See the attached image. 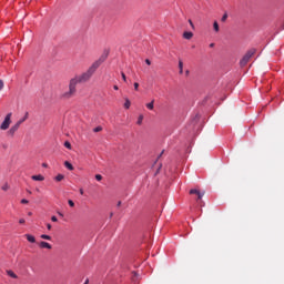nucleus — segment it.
<instances>
[{
	"label": "nucleus",
	"instance_id": "nucleus-1",
	"mask_svg": "<svg viewBox=\"0 0 284 284\" xmlns=\"http://www.w3.org/2000/svg\"><path fill=\"white\" fill-rule=\"evenodd\" d=\"M104 61H105V58H100L99 60L93 62L85 72L72 78L69 82V91L64 92L61 95L62 99H72V97L77 94V85H79V83H88V81L92 79V75L94 74V72L99 70V68L101 67V63H103Z\"/></svg>",
	"mask_w": 284,
	"mask_h": 284
},
{
	"label": "nucleus",
	"instance_id": "nucleus-2",
	"mask_svg": "<svg viewBox=\"0 0 284 284\" xmlns=\"http://www.w3.org/2000/svg\"><path fill=\"white\" fill-rule=\"evenodd\" d=\"M253 54H256L255 49H251L245 53V55L240 61L241 68H245V65H247V63H250V59H252Z\"/></svg>",
	"mask_w": 284,
	"mask_h": 284
},
{
	"label": "nucleus",
	"instance_id": "nucleus-3",
	"mask_svg": "<svg viewBox=\"0 0 284 284\" xmlns=\"http://www.w3.org/2000/svg\"><path fill=\"white\" fill-rule=\"evenodd\" d=\"M11 119L12 113H8L4 118V121L0 125V130H8V128H10V123H12Z\"/></svg>",
	"mask_w": 284,
	"mask_h": 284
},
{
	"label": "nucleus",
	"instance_id": "nucleus-4",
	"mask_svg": "<svg viewBox=\"0 0 284 284\" xmlns=\"http://www.w3.org/2000/svg\"><path fill=\"white\" fill-rule=\"evenodd\" d=\"M21 123H23V121H18L13 126H11V129L9 130V134H11V136H13L14 132L19 130Z\"/></svg>",
	"mask_w": 284,
	"mask_h": 284
},
{
	"label": "nucleus",
	"instance_id": "nucleus-5",
	"mask_svg": "<svg viewBox=\"0 0 284 284\" xmlns=\"http://www.w3.org/2000/svg\"><path fill=\"white\" fill-rule=\"evenodd\" d=\"M190 194H196L197 201H201V199H203V196H205V192H202V193H201V191H199V190H196V189H192V190L190 191Z\"/></svg>",
	"mask_w": 284,
	"mask_h": 284
},
{
	"label": "nucleus",
	"instance_id": "nucleus-6",
	"mask_svg": "<svg viewBox=\"0 0 284 284\" xmlns=\"http://www.w3.org/2000/svg\"><path fill=\"white\" fill-rule=\"evenodd\" d=\"M39 247H41L42 250H52V245L43 241L39 243Z\"/></svg>",
	"mask_w": 284,
	"mask_h": 284
},
{
	"label": "nucleus",
	"instance_id": "nucleus-7",
	"mask_svg": "<svg viewBox=\"0 0 284 284\" xmlns=\"http://www.w3.org/2000/svg\"><path fill=\"white\" fill-rule=\"evenodd\" d=\"M192 37H194V33H192V31H186L183 33V39H186L187 41H190Z\"/></svg>",
	"mask_w": 284,
	"mask_h": 284
},
{
	"label": "nucleus",
	"instance_id": "nucleus-8",
	"mask_svg": "<svg viewBox=\"0 0 284 284\" xmlns=\"http://www.w3.org/2000/svg\"><path fill=\"white\" fill-rule=\"evenodd\" d=\"M31 179H32V181H45V178H43V175H41V174L32 175Z\"/></svg>",
	"mask_w": 284,
	"mask_h": 284
},
{
	"label": "nucleus",
	"instance_id": "nucleus-9",
	"mask_svg": "<svg viewBox=\"0 0 284 284\" xmlns=\"http://www.w3.org/2000/svg\"><path fill=\"white\" fill-rule=\"evenodd\" d=\"M26 239L29 243H37V239L33 235L26 234Z\"/></svg>",
	"mask_w": 284,
	"mask_h": 284
},
{
	"label": "nucleus",
	"instance_id": "nucleus-10",
	"mask_svg": "<svg viewBox=\"0 0 284 284\" xmlns=\"http://www.w3.org/2000/svg\"><path fill=\"white\" fill-rule=\"evenodd\" d=\"M7 275L10 276L11 278H19V276L16 275V273L12 270H8Z\"/></svg>",
	"mask_w": 284,
	"mask_h": 284
},
{
	"label": "nucleus",
	"instance_id": "nucleus-11",
	"mask_svg": "<svg viewBox=\"0 0 284 284\" xmlns=\"http://www.w3.org/2000/svg\"><path fill=\"white\" fill-rule=\"evenodd\" d=\"M64 166L67 168V170H70V172H72L74 170V166L72 165V163L65 161L64 162Z\"/></svg>",
	"mask_w": 284,
	"mask_h": 284
},
{
	"label": "nucleus",
	"instance_id": "nucleus-12",
	"mask_svg": "<svg viewBox=\"0 0 284 284\" xmlns=\"http://www.w3.org/2000/svg\"><path fill=\"white\" fill-rule=\"evenodd\" d=\"M132 105V102H130V99H125V102H124V108L125 110H130V106Z\"/></svg>",
	"mask_w": 284,
	"mask_h": 284
},
{
	"label": "nucleus",
	"instance_id": "nucleus-13",
	"mask_svg": "<svg viewBox=\"0 0 284 284\" xmlns=\"http://www.w3.org/2000/svg\"><path fill=\"white\" fill-rule=\"evenodd\" d=\"M148 110H154V100H152L150 103H146Z\"/></svg>",
	"mask_w": 284,
	"mask_h": 284
},
{
	"label": "nucleus",
	"instance_id": "nucleus-14",
	"mask_svg": "<svg viewBox=\"0 0 284 284\" xmlns=\"http://www.w3.org/2000/svg\"><path fill=\"white\" fill-rule=\"evenodd\" d=\"M1 190H3V192H8V190H10V184H8V182H6V183L2 185Z\"/></svg>",
	"mask_w": 284,
	"mask_h": 284
},
{
	"label": "nucleus",
	"instance_id": "nucleus-15",
	"mask_svg": "<svg viewBox=\"0 0 284 284\" xmlns=\"http://www.w3.org/2000/svg\"><path fill=\"white\" fill-rule=\"evenodd\" d=\"M40 239H43L44 241H52V236L45 234L40 235Z\"/></svg>",
	"mask_w": 284,
	"mask_h": 284
},
{
	"label": "nucleus",
	"instance_id": "nucleus-16",
	"mask_svg": "<svg viewBox=\"0 0 284 284\" xmlns=\"http://www.w3.org/2000/svg\"><path fill=\"white\" fill-rule=\"evenodd\" d=\"M179 70H180V74H183V61H179Z\"/></svg>",
	"mask_w": 284,
	"mask_h": 284
},
{
	"label": "nucleus",
	"instance_id": "nucleus-17",
	"mask_svg": "<svg viewBox=\"0 0 284 284\" xmlns=\"http://www.w3.org/2000/svg\"><path fill=\"white\" fill-rule=\"evenodd\" d=\"M64 148H67V150H72V144L69 141H65Z\"/></svg>",
	"mask_w": 284,
	"mask_h": 284
},
{
	"label": "nucleus",
	"instance_id": "nucleus-18",
	"mask_svg": "<svg viewBox=\"0 0 284 284\" xmlns=\"http://www.w3.org/2000/svg\"><path fill=\"white\" fill-rule=\"evenodd\" d=\"M63 179H65V176L63 175V174H58L57 176H55V181H63Z\"/></svg>",
	"mask_w": 284,
	"mask_h": 284
},
{
	"label": "nucleus",
	"instance_id": "nucleus-19",
	"mask_svg": "<svg viewBox=\"0 0 284 284\" xmlns=\"http://www.w3.org/2000/svg\"><path fill=\"white\" fill-rule=\"evenodd\" d=\"M213 29L219 32L220 28H219V22L214 21L213 23Z\"/></svg>",
	"mask_w": 284,
	"mask_h": 284
},
{
	"label": "nucleus",
	"instance_id": "nucleus-20",
	"mask_svg": "<svg viewBox=\"0 0 284 284\" xmlns=\"http://www.w3.org/2000/svg\"><path fill=\"white\" fill-rule=\"evenodd\" d=\"M136 123H138V125H142V123H143V115H139Z\"/></svg>",
	"mask_w": 284,
	"mask_h": 284
},
{
	"label": "nucleus",
	"instance_id": "nucleus-21",
	"mask_svg": "<svg viewBox=\"0 0 284 284\" xmlns=\"http://www.w3.org/2000/svg\"><path fill=\"white\" fill-rule=\"evenodd\" d=\"M103 131V126H97L93 129V132H102Z\"/></svg>",
	"mask_w": 284,
	"mask_h": 284
},
{
	"label": "nucleus",
	"instance_id": "nucleus-22",
	"mask_svg": "<svg viewBox=\"0 0 284 284\" xmlns=\"http://www.w3.org/2000/svg\"><path fill=\"white\" fill-rule=\"evenodd\" d=\"M221 21H222L223 23H225V22L227 21V13H224V14H223Z\"/></svg>",
	"mask_w": 284,
	"mask_h": 284
},
{
	"label": "nucleus",
	"instance_id": "nucleus-23",
	"mask_svg": "<svg viewBox=\"0 0 284 284\" xmlns=\"http://www.w3.org/2000/svg\"><path fill=\"white\" fill-rule=\"evenodd\" d=\"M28 116H29V113L27 112V113L24 114L23 119H21V120H19V121H22V123H23V122L27 121Z\"/></svg>",
	"mask_w": 284,
	"mask_h": 284
},
{
	"label": "nucleus",
	"instance_id": "nucleus-24",
	"mask_svg": "<svg viewBox=\"0 0 284 284\" xmlns=\"http://www.w3.org/2000/svg\"><path fill=\"white\" fill-rule=\"evenodd\" d=\"M95 179H97L98 181H103V176H102L101 174H97V175H95Z\"/></svg>",
	"mask_w": 284,
	"mask_h": 284
},
{
	"label": "nucleus",
	"instance_id": "nucleus-25",
	"mask_svg": "<svg viewBox=\"0 0 284 284\" xmlns=\"http://www.w3.org/2000/svg\"><path fill=\"white\" fill-rule=\"evenodd\" d=\"M68 204L70 205V207H74V201L69 200V201H68Z\"/></svg>",
	"mask_w": 284,
	"mask_h": 284
},
{
	"label": "nucleus",
	"instance_id": "nucleus-26",
	"mask_svg": "<svg viewBox=\"0 0 284 284\" xmlns=\"http://www.w3.org/2000/svg\"><path fill=\"white\" fill-rule=\"evenodd\" d=\"M121 77H122V79H123L124 82L128 81V78L125 77V73H124V72L121 73Z\"/></svg>",
	"mask_w": 284,
	"mask_h": 284
},
{
	"label": "nucleus",
	"instance_id": "nucleus-27",
	"mask_svg": "<svg viewBox=\"0 0 284 284\" xmlns=\"http://www.w3.org/2000/svg\"><path fill=\"white\" fill-rule=\"evenodd\" d=\"M21 203H22L23 205H28L29 201L26 200V199H22V200H21Z\"/></svg>",
	"mask_w": 284,
	"mask_h": 284
},
{
	"label": "nucleus",
	"instance_id": "nucleus-28",
	"mask_svg": "<svg viewBox=\"0 0 284 284\" xmlns=\"http://www.w3.org/2000/svg\"><path fill=\"white\" fill-rule=\"evenodd\" d=\"M51 221H52L53 223H57V221H59V220L57 219V216L53 215V216L51 217Z\"/></svg>",
	"mask_w": 284,
	"mask_h": 284
},
{
	"label": "nucleus",
	"instance_id": "nucleus-29",
	"mask_svg": "<svg viewBox=\"0 0 284 284\" xmlns=\"http://www.w3.org/2000/svg\"><path fill=\"white\" fill-rule=\"evenodd\" d=\"M189 23H190L192 30H194V22H192V20H189Z\"/></svg>",
	"mask_w": 284,
	"mask_h": 284
},
{
	"label": "nucleus",
	"instance_id": "nucleus-30",
	"mask_svg": "<svg viewBox=\"0 0 284 284\" xmlns=\"http://www.w3.org/2000/svg\"><path fill=\"white\" fill-rule=\"evenodd\" d=\"M145 63H146V65H152V61H150V59H146Z\"/></svg>",
	"mask_w": 284,
	"mask_h": 284
},
{
	"label": "nucleus",
	"instance_id": "nucleus-31",
	"mask_svg": "<svg viewBox=\"0 0 284 284\" xmlns=\"http://www.w3.org/2000/svg\"><path fill=\"white\" fill-rule=\"evenodd\" d=\"M19 223H20V225H23L26 223V220L24 219H20Z\"/></svg>",
	"mask_w": 284,
	"mask_h": 284
},
{
	"label": "nucleus",
	"instance_id": "nucleus-32",
	"mask_svg": "<svg viewBox=\"0 0 284 284\" xmlns=\"http://www.w3.org/2000/svg\"><path fill=\"white\" fill-rule=\"evenodd\" d=\"M133 85H134V90H139V82H135Z\"/></svg>",
	"mask_w": 284,
	"mask_h": 284
},
{
	"label": "nucleus",
	"instance_id": "nucleus-33",
	"mask_svg": "<svg viewBox=\"0 0 284 284\" xmlns=\"http://www.w3.org/2000/svg\"><path fill=\"white\" fill-rule=\"evenodd\" d=\"M0 90H3V80H0Z\"/></svg>",
	"mask_w": 284,
	"mask_h": 284
},
{
	"label": "nucleus",
	"instance_id": "nucleus-34",
	"mask_svg": "<svg viewBox=\"0 0 284 284\" xmlns=\"http://www.w3.org/2000/svg\"><path fill=\"white\" fill-rule=\"evenodd\" d=\"M47 230H52V224H47Z\"/></svg>",
	"mask_w": 284,
	"mask_h": 284
},
{
	"label": "nucleus",
	"instance_id": "nucleus-35",
	"mask_svg": "<svg viewBox=\"0 0 284 284\" xmlns=\"http://www.w3.org/2000/svg\"><path fill=\"white\" fill-rule=\"evenodd\" d=\"M80 194H81V196H83V194H84L83 189H80Z\"/></svg>",
	"mask_w": 284,
	"mask_h": 284
},
{
	"label": "nucleus",
	"instance_id": "nucleus-36",
	"mask_svg": "<svg viewBox=\"0 0 284 284\" xmlns=\"http://www.w3.org/2000/svg\"><path fill=\"white\" fill-rule=\"evenodd\" d=\"M113 90H119V85H114V87H113Z\"/></svg>",
	"mask_w": 284,
	"mask_h": 284
},
{
	"label": "nucleus",
	"instance_id": "nucleus-37",
	"mask_svg": "<svg viewBox=\"0 0 284 284\" xmlns=\"http://www.w3.org/2000/svg\"><path fill=\"white\" fill-rule=\"evenodd\" d=\"M116 205H118V207H121V201H119Z\"/></svg>",
	"mask_w": 284,
	"mask_h": 284
},
{
	"label": "nucleus",
	"instance_id": "nucleus-38",
	"mask_svg": "<svg viewBox=\"0 0 284 284\" xmlns=\"http://www.w3.org/2000/svg\"><path fill=\"white\" fill-rule=\"evenodd\" d=\"M89 283H90V280L87 278L85 282H84V284H89Z\"/></svg>",
	"mask_w": 284,
	"mask_h": 284
},
{
	"label": "nucleus",
	"instance_id": "nucleus-39",
	"mask_svg": "<svg viewBox=\"0 0 284 284\" xmlns=\"http://www.w3.org/2000/svg\"><path fill=\"white\" fill-rule=\"evenodd\" d=\"M114 216V213H110V219H112Z\"/></svg>",
	"mask_w": 284,
	"mask_h": 284
},
{
	"label": "nucleus",
	"instance_id": "nucleus-40",
	"mask_svg": "<svg viewBox=\"0 0 284 284\" xmlns=\"http://www.w3.org/2000/svg\"><path fill=\"white\" fill-rule=\"evenodd\" d=\"M210 48H214V43H211V44H210Z\"/></svg>",
	"mask_w": 284,
	"mask_h": 284
},
{
	"label": "nucleus",
	"instance_id": "nucleus-41",
	"mask_svg": "<svg viewBox=\"0 0 284 284\" xmlns=\"http://www.w3.org/2000/svg\"><path fill=\"white\" fill-rule=\"evenodd\" d=\"M27 192H28V194H32V191H30V190H28Z\"/></svg>",
	"mask_w": 284,
	"mask_h": 284
},
{
	"label": "nucleus",
	"instance_id": "nucleus-42",
	"mask_svg": "<svg viewBox=\"0 0 284 284\" xmlns=\"http://www.w3.org/2000/svg\"><path fill=\"white\" fill-rule=\"evenodd\" d=\"M28 214H29V216H32V212H29Z\"/></svg>",
	"mask_w": 284,
	"mask_h": 284
},
{
	"label": "nucleus",
	"instance_id": "nucleus-43",
	"mask_svg": "<svg viewBox=\"0 0 284 284\" xmlns=\"http://www.w3.org/2000/svg\"><path fill=\"white\" fill-rule=\"evenodd\" d=\"M43 168H48V164H43Z\"/></svg>",
	"mask_w": 284,
	"mask_h": 284
},
{
	"label": "nucleus",
	"instance_id": "nucleus-44",
	"mask_svg": "<svg viewBox=\"0 0 284 284\" xmlns=\"http://www.w3.org/2000/svg\"><path fill=\"white\" fill-rule=\"evenodd\" d=\"M186 74H190V71H186Z\"/></svg>",
	"mask_w": 284,
	"mask_h": 284
},
{
	"label": "nucleus",
	"instance_id": "nucleus-45",
	"mask_svg": "<svg viewBox=\"0 0 284 284\" xmlns=\"http://www.w3.org/2000/svg\"><path fill=\"white\" fill-rule=\"evenodd\" d=\"M163 155V151H162V153L160 154V156H162Z\"/></svg>",
	"mask_w": 284,
	"mask_h": 284
},
{
	"label": "nucleus",
	"instance_id": "nucleus-46",
	"mask_svg": "<svg viewBox=\"0 0 284 284\" xmlns=\"http://www.w3.org/2000/svg\"><path fill=\"white\" fill-rule=\"evenodd\" d=\"M60 214V216H63V214L62 213H59Z\"/></svg>",
	"mask_w": 284,
	"mask_h": 284
}]
</instances>
